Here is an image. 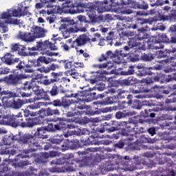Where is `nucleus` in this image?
I'll use <instances>...</instances> for the list:
<instances>
[{
    "label": "nucleus",
    "instance_id": "obj_24",
    "mask_svg": "<svg viewBox=\"0 0 176 176\" xmlns=\"http://www.w3.org/2000/svg\"><path fill=\"white\" fill-rule=\"evenodd\" d=\"M16 38L23 42H27V43L34 42V37L31 32H23L21 31L17 34Z\"/></svg>",
    "mask_w": 176,
    "mask_h": 176
},
{
    "label": "nucleus",
    "instance_id": "obj_6",
    "mask_svg": "<svg viewBox=\"0 0 176 176\" xmlns=\"http://www.w3.org/2000/svg\"><path fill=\"white\" fill-rule=\"evenodd\" d=\"M118 5H119L118 0H104V1H95L92 5V8L98 13H105V12H111L112 8Z\"/></svg>",
    "mask_w": 176,
    "mask_h": 176
},
{
    "label": "nucleus",
    "instance_id": "obj_59",
    "mask_svg": "<svg viewBox=\"0 0 176 176\" xmlns=\"http://www.w3.org/2000/svg\"><path fill=\"white\" fill-rule=\"evenodd\" d=\"M77 148H80V144H79V140H73L70 141V149H77Z\"/></svg>",
    "mask_w": 176,
    "mask_h": 176
},
{
    "label": "nucleus",
    "instance_id": "obj_53",
    "mask_svg": "<svg viewBox=\"0 0 176 176\" xmlns=\"http://www.w3.org/2000/svg\"><path fill=\"white\" fill-rule=\"evenodd\" d=\"M45 112H46L47 116H53L54 115H57L58 116H60V110L57 109H51L50 107H48L46 109Z\"/></svg>",
    "mask_w": 176,
    "mask_h": 176
},
{
    "label": "nucleus",
    "instance_id": "obj_28",
    "mask_svg": "<svg viewBox=\"0 0 176 176\" xmlns=\"http://www.w3.org/2000/svg\"><path fill=\"white\" fill-rule=\"evenodd\" d=\"M41 3H36V9H42V8H53V2L56 0H40Z\"/></svg>",
    "mask_w": 176,
    "mask_h": 176
},
{
    "label": "nucleus",
    "instance_id": "obj_47",
    "mask_svg": "<svg viewBox=\"0 0 176 176\" xmlns=\"http://www.w3.org/2000/svg\"><path fill=\"white\" fill-rule=\"evenodd\" d=\"M71 121L78 123V124H81L82 126L83 124H87V123L90 122V119H89V118L87 117H84L78 119H77L76 118H73L71 119Z\"/></svg>",
    "mask_w": 176,
    "mask_h": 176
},
{
    "label": "nucleus",
    "instance_id": "obj_27",
    "mask_svg": "<svg viewBox=\"0 0 176 176\" xmlns=\"http://www.w3.org/2000/svg\"><path fill=\"white\" fill-rule=\"evenodd\" d=\"M0 96H3L1 99L3 105H4L5 107V105L9 102V98L16 97V94L9 91H1V94H0Z\"/></svg>",
    "mask_w": 176,
    "mask_h": 176
},
{
    "label": "nucleus",
    "instance_id": "obj_46",
    "mask_svg": "<svg viewBox=\"0 0 176 176\" xmlns=\"http://www.w3.org/2000/svg\"><path fill=\"white\" fill-rule=\"evenodd\" d=\"M128 44L129 47H138L140 49V40L138 38L137 36H135L132 38H130L129 41H128Z\"/></svg>",
    "mask_w": 176,
    "mask_h": 176
},
{
    "label": "nucleus",
    "instance_id": "obj_2",
    "mask_svg": "<svg viewBox=\"0 0 176 176\" xmlns=\"http://www.w3.org/2000/svg\"><path fill=\"white\" fill-rule=\"evenodd\" d=\"M8 74H10L8 75ZM0 75H8L4 77V81L8 86H19V85L21 84V80L25 79L24 74H16V70L12 72V69L9 67L6 66L0 67Z\"/></svg>",
    "mask_w": 176,
    "mask_h": 176
},
{
    "label": "nucleus",
    "instance_id": "obj_9",
    "mask_svg": "<svg viewBox=\"0 0 176 176\" xmlns=\"http://www.w3.org/2000/svg\"><path fill=\"white\" fill-rule=\"evenodd\" d=\"M121 3L122 5H131V7L133 8V9H141L143 10L149 9V5L144 0H141L139 2L134 1H129V0H122Z\"/></svg>",
    "mask_w": 176,
    "mask_h": 176
},
{
    "label": "nucleus",
    "instance_id": "obj_32",
    "mask_svg": "<svg viewBox=\"0 0 176 176\" xmlns=\"http://www.w3.org/2000/svg\"><path fill=\"white\" fill-rule=\"evenodd\" d=\"M38 124H43V121L40 118H28V127H34Z\"/></svg>",
    "mask_w": 176,
    "mask_h": 176
},
{
    "label": "nucleus",
    "instance_id": "obj_45",
    "mask_svg": "<svg viewBox=\"0 0 176 176\" xmlns=\"http://www.w3.org/2000/svg\"><path fill=\"white\" fill-rule=\"evenodd\" d=\"M82 145H96L97 144V140L94 136H89L87 140H81Z\"/></svg>",
    "mask_w": 176,
    "mask_h": 176
},
{
    "label": "nucleus",
    "instance_id": "obj_51",
    "mask_svg": "<svg viewBox=\"0 0 176 176\" xmlns=\"http://www.w3.org/2000/svg\"><path fill=\"white\" fill-rule=\"evenodd\" d=\"M146 142L152 143V140L151 138H148L145 137V135H141L138 139L136 140V144L138 145H141V144H146Z\"/></svg>",
    "mask_w": 176,
    "mask_h": 176
},
{
    "label": "nucleus",
    "instance_id": "obj_55",
    "mask_svg": "<svg viewBox=\"0 0 176 176\" xmlns=\"http://www.w3.org/2000/svg\"><path fill=\"white\" fill-rule=\"evenodd\" d=\"M151 68L143 67L141 71L139 72L138 75L139 76H146L147 75H153V73L150 70Z\"/></svg>",
    "mask_w": 176,
    "mask_h": 176
},
{
    "label": "nucleus",
    "instance_id": "obj_33",
    "mask_svg": "<svg viewBox=\"0 0 176 176\" xmlns=\"http://www.w3.org/2000/svg\"><path fill=\"white\" fill-rule=\"evenodd\" d=\"M159 43H156L153 41V37H152L151 41V40L148 39L147 41V46L146 49L148 50H157L159 49H163L164 47L163 45H156Z\"/></svg>",
    "mask_w": 176,
    "mask_h": 176
},
{
    "label": "nucleus",
    "instance_id": "obj_19",
    "mask_svg": "<svg viewBox=\"0 0 176 176\" xmlns=\"http://www.w3.org/2000/svg\"><path fill=\"white\" fill-rule=\"evenodd\" d=\"M67 28L70 30V32L73 34H75L76 32H78V31H81L82 32H86L87 30L86 28H79V24L78 22H75L74 20H72L69 22H67V24H66Z\"/></svg>",
    "mask_w": 176,
    "mask_h": 176
},
{
    "label": "nucleus",
    "instance_id": "obj_39",
    "mask_svg": "<svg viewBox=\"0 0 176 176\" xmlns=\"http://www.w3.org/2000/svg\"><path fill=\"white\" fill-rule=\"evenodd\" d=\"M135 68H137L138 69H142L141 66H129L127 71L122 72V75H124V76H127L129 75H134V74H135Z\"/></svg>",
    "mask_w": 176,
    "mask_h": 176
},
{
    "label": "nucleus",
    "instance_id": "obj_42",
    "mask_svg": "<svg viewBox=\"0 0 176 176\" xmlns=\"http://www.w3.org/2000/svg\"><path fill=\"white\" fill-rule=\"evenodd\" d=\"M136 38H138L139 41H143V39H149V34H147L145 29L142 28L138 30V34Z\"/></svg>",
    "mask_w": 176,
    "mask_h": 176
},
{
    "label": "nucleus",
    "instance_id": "obj_4",
    "mask_svg": "<svg viewBox=\"0 0 176 176\" xmlns=\"http://www.w3.org/2000/svg\"><path fill=\"white\" fill-rule=\"evenodd\" d=\"M28 118L24 117L21 113L15 116H3L0 120V124L12 126V127H28Z\"/></svg>",
    "mask_w": 176,
    "mask_h": 176
},
{
    "label": "nucleus",
    "instance_id": "obj_50",
    "mask_svg": "<svg viewBox=\"0 0 176 176\" xmlns=\"http://www.w3.org/2000/svg\"><path fill=\"white\" fill-rule=\"evenodd\" d=\"M43 78H45V80H43L41 82V85H43V86H49L52 85V83H56V82H57V78H49V76H43Z\"/></svg>",
    "mask_w": 176,
    "mask_h": 176
},
{
    "label": "nucleus",
    "instance_id": "obj_60",
    "mask_svg": "<svg viewBox=\"0 0 176 176\" xmlns=\"http://www.w3.org/2000/svg\"><path fill=\"white\" fill-rule=\"evenodd\" d=\"M127 94H129V91L127 90L119 89L118 91V97L121 99L126 98L128 96Z\"/></svg>",
    "mask_w": 176,
    "mask_h": 176
},
{
    "label": "nucleus",
    "instance_id": "obj_63",
    "mask_svg": "<svg viewBox=\"0 0 176 176\" xmlns=\"http://www.w3.org/2000/svg\"><path fill=\"white\" fill-rule=\"evenodd\" d=\"M27 48L24 45H20L19 50H18L21 56H28V52H26Z\"/></svg>",
    "mask_w": 176,
    "mask_h": 176
},
{
    "label": "nucleus",
    "instance_id": "obj_23",
    "mask_svg": "<svg viewBox=\"0 0 176 176\" xmlns=\"http://www.w3.org/2000/svg\"><path fill=\"white\" fill-rule=\"evenodd\" d=\"M14 55L10 53H6L3 57L1 58V60L3 64L6 65H13L14 63H19V59H13Z\"/></svg>",
    "mask_w": 176,
    "mask_h": 176
},
{
    "label": "nucleus",
    "instance_id": "obj_58",
    "mask_svg": "<svg viewBox=\"0 0 176 176\" xmlns=\"http://www.w3.org/2000/svg\"><path fill=\"white\" fill-rule=\"evenodd\" d=\"M47 131L54 133V131H57V125L54 124L52 122L48 123L47 126H45Z\"/></svg>",
    "mask_w": 176,
    "mask_h": 176
},
{
    "label": "nucleus",
    "instance_id": "obj_38",
    "mask_svg": "<svg viewBox=\"0 0 176 176\" xmlns=\"http://www.w3.org/2000/svg\"><path fill=\"white\" fill-rule=\"evenodd\" d=\"M87 16H88L89 19V24L91 23H97L98 21V17H97L96 11L94 10H89L87 12Z\"/></svg>",
    "mask_w": 176,
    "mask_h": 176
},
{
    "label": "nucleus",
    "instance_id": "obj_11",
    "mask_svg": "<svg viewBox=\"0 0 176 176\" xmlns=\"http://www.w3.org/2000/svg\"><path fill=\"white\" fill-rule=\"evenodd\" d=\"M120 51V52L116 51V53L112 52V51H107L106 56L107 58H111L114 60L115 63L117 64H120L123 60V57H127V54H124Z\"/></svg>",
    "mask_w": 176,
    "mask_h": 176
},
{
    "label": "nucleus",
    "instance_id": "obj_37",
    "mask_svg": "<svg viewBox=\"0 0 176 176\" xmlns=\"http://www.w3.org/2000/svg\"><path fill=\"white\" fill-rule=\"evenodd\" d=\"M85 100H80L78 101H76L74 100L73 107H74L72 111H76V109H86V106L85 105Z\"/></svg>",
    "mask_w": 176,
    "mask_h": 176
},
{
    "label": "nucleus",
    "instance_id": "obj_62",
    "mask_svg": "<svg viewBox=\"0 0 176 176\" xmlns=\"http://www.w3.org/2000/svg\"><path fill=\"white\" fill-rule=\"evenodd\" d=\"M82 68H85V63L83 62H74L73 63V69H81Z\"/></svg>",
    "mask_w": 176,
    "mask_h": 176
},
{
    "label": "nucleus",
    "instance_id": "obj_64",
    "mask_svg": "<svg viewBox=\"0 0 176 176\" xmlns=\"http://www.w3.org/2000/svg\"><path fill=\"white\" fill-rule=\"evenodd\" d=\"M61 100L56 99L52 102H48V105H53V107H58V108L61 107Z\"/></svg>",
    "mask_w": 176,
    "mask_h": 176
},
{
    "label": "nucleus",
    "instance_id": "obj_17",
    "mask_svg": "<svg viewBox=\"0 0 176 176\" xmlns=\"http://www.w3.org/2000/svg\"><path fill=\"white\" fill-rule=\"evenodd\" d=\"M38 89H41V87L36 84L35 78H32L30 81H25L21 87V89L24 90V91H30V90H32V91L35 92Z\"/></svg>",
    "mask_w": 176,
    "mask_h": 176
},
{
    "label": "nucleus",
    "instance_id": "obj_31",
    "mask_svg": "<svg viewBox=\"0 0 176 176\" xmlns=\"http://www.w3.org/2000/svg\"><path fill=\"white\" fill-rule=\"evenodd\" d=\"M120 83L121 86H133V85H135V83H137V78L134 76H130L127 78L121 80Z\"/></svg>",
    "mask_w": 176,
    "mask_h": 176
},
{
    "label": "nucleus",
    "instance_id": "obj_18",
    "mask_svg": "<svg viewBox=\"0 0 176 176\" xmlns=\"http://www.w3.org/2000/svg\"><path fill=\"white\" fill-rule=\"evenodd\" d=\"M46 131H47V130L46 129V126H41L37 128V130L34 133L35 135L36 136L32 135H33V137L36 138L40 146H41V148L38 149V151H41V149H43V147L41 145V143L39 142V138H41L42 140H46V138H47V135H46Z\"/></svg>",
    "mask_w": 176,
    "mask_h": 176
},
{
    "label": "nucleus",
    "instance_id": "obj_34",
    "mask_svg": "<svg viewBox=\"0 0 176 176\" xmlns=\"http://www.w3.org/2000/svg\"><path fill=\"white\" fill-rule=\"evenodd\" d=\"M176 48H173L172 50L166 49L164 51L160 50L158 51V58H166V57H168L171 53H175Z\"/></svg>",
    "mask_w": 176,
    "mask_h": 176
},
{
    "label": "nucleus",
    "instance_id": "obj_14",
    "mask_svg": "<svg viewBox=\"0 0 176 176\" xmlns=\"http://www.w3.org/2000/svg\"><path fill=\"white\" fill-rule=\"evenodd\" d=\"M104 128L108 133H113V131L122 130V122L111 121L110 122H105Z\"/></svg>",
    "mask_w": 176,
    "mask_h": 176
},
{
    "label": "nucleus",
    "instance_id": "obj_16",
    "mask_svg": "<svg viewBox=\"0 0 176 176\" xmlns=\"http://www.w3.org/2000/svg\"><path fill=\"white\" fill-rule=\"evenodd\" d=\"M69 160L65 159V157H62L57 160H52L50 162V164L53 166V164L55 165V166L52 167L50 168V171L52 173H60L61 171V169L58 168L57 166H61V164H67Z\"/></svg>",
    "mask_w": 176,
    "mask_h": 176
},
{
    "label": "nucleus",
    "instance_id": "obj_44",
    "mask_svg": "<svg viewBox=\"0 0 176 176\" xmlns=\"http://www.w3.org/2000/svg\"><path fill=\"white\" fill-rule=\"evenodd\" d=\"M120 134L121 135H122V137H127V138H126L127 141H134V140H135V138H137V135H134L132 134L129 135V132H127L126 129H122L120 131Z\"/></svg>",
    "mask_w": 176,
    "mask_h": 176
},
{
    "label": "nucleus",
    "instance_id": "obj_8",
    "mask_svg": "<svg viewBox=\"0 0 176 176\" xmlns=\"http://www.w3.org/2000/svg\"><path fill=\"white\" fill-rule=\"evenodd\" d=\"M67 43H71V47L74 48L78 52L79 47H83L87 43H90V38L87 36V34H82L77 36L74 41H72V38L68 39Z\"/></svg>",
    "mask_w": 176,
    "mask_h": 176
},
{
    "label": "nucleus",
    "instance_id": "obj_3",
    "mask_svg": "<svg viewBox=\"0 0 176 176\" xmlns=\"http://www.w3.org/2000/svg\"><path fill=\"white\" fill-rule=\"evenodd\" d=\"M58 48L56 46V42L52 43L48 40H45L42 41L36 42V45L32 47H28V50L32 52H41V54H46V56H50V57H53L54 56H58V54H56L54 52H50L58 50Z\"/></svg>",
    "mask_w": 176,
    "mask_h": 176
},
{
    "label": "nucleus",
    "instance_id": "obj_57",
    "mask_svg": "<svg viewBox=\"0 0 176 176\" xmlns=\"http://www.w3.org/2000/svg\"><path fill=\"white\" fill-rule=\"evenodd\" d=\"M28 164H30V162L28 160H21L17 163H13L12 166L16 168L17 167H24V166H28Z\"/></svg>",
    "mask_w": 176,
    "mask_h": 176
},
{
    "label": "nucleus",
    "instance_id": "obj_52",
    "mask_svg": "<svg viewBox=\"0 0 176 176\" xmlns=\"http://www.w3.org/2000/svg\"><path fill=\"white\" fill-rule=\"evenodd\" d=\"M118 98L116 96H107L106 98H104V101L103 102L104 105H112V104L116 102Z\"/></svg>",
    "mask_w": 176,
    "mask_h": 176
},
{
    "label": "nucleus",
    "instance_id": "obj_54",
    "mask_svg": "<svg viewBox=\"0 0 176 176\" xmlns=\"http://www.w3.org/2000/svg\"><path fill=\"white\" fill-rule=\"evenodd\" d=\"M61 107L63 108H69V107H74V99L68 100L64 99L61 101Z\"/></svg>",
    "mask_w": 176,
    "mask_h": 176
},
{
    "label": "nucleus",
    "instance_id": "obj_29",
    "mask_svg": "<svg viewBox=\"0 0 176 176\" xmlns=\"http://www.w3.org/2000/svg\"><path fill=\"white\" fill-rule=\"evenodd\" d=\"M153 41L155 43H170V38L166 35V34H158L156 36H153Z\"/></svg>",
    "mask_w": 176,
    "mask_h": 176
},
{
    "label": "nucleus",
    "instance_id": "obj_49",
    "mask_svg": "<svg viewBox=\"0 0 176 176\" xmlns=\"http://www.w3.org/2000/svg\"><path fill=\"white\" fill-rule=\"evenodd\" d=\"M48 94H50L51 97H56L58 94H60L58 87L56 84H54L51 89L48 90Z\"/></svg>",
    "mask_w": 176,
    "mask_h": 176
},
{
    "label": "nucleus",
    "instance_id": "obj_43",
    "mask_svg": "<svg viewBox=\"0 0 176 176\" xmlns=\"http://www.w3.org/2000/svg\"><path fill=\"white\" fill-rule=\"evenodd\" d=\"M166 173H162V172H156L155 173L152 174H148V175L151 176H175V172H174V170H166Z\"/></svg>",
    "mask_w": 176,
    "mask_h": 176
},
{
    "label": "nucleus",
    "instance_id": "obj_15",
    "mask_svg": "<svg viewBox=\"0 0 176 176\" xmlns=\"http://www.w3.org/2000/svg\"><path fill=\"white\" fill-rule=\"evenodd\" d=\"M51 122H59L56 124V129L59 131H65L67 129H74L75 127L72 124H67V123L64 122V118L60 117L52 118Z\"/></svg>",
    "mask_w": 176,
    "mask_h": 176
},
{
    "label": "nucleus",
    "instance_id": "obj_40",
    "mask_svg": "<svg viewBox=\"0 0 176 176\" xmlns=\"http://www.w3.org/2000/svg\"><path fill=\"white\" fill-rule=\"evenodd\" d=\"M60 63L62 64L65 69H67V71H71V69H73L74 68L72 60H69V59L60 60Z\"/></svg>",
    "mask_w": 176,
    "mask_h": 176
},
{
    "label": "nucleus",
    "instance_id": "obj_21",
    "mask_svg": "<svg viewBox=\"0 0 176 176\" xmlns=\"http://www.w3.org/2000/svg\"><path fill=\"white\" fill-rule=\"evenodd\" d=\"M35 94L37 96V100H44V101H50V96H49V90L45 91L43 88H37L34 91Z\"/></svg>",
    "mask_w": 176,
    "mask_h": 176
},
{
    "label": "nucleus",
    "instance_id": "obj_5",
    "mask_svg": "<svg viewBox=\"0 0 176 176\" xmlns=\"http://www.w3.org/2000/svg\"><path fill=\"white\" fill-rule=\"evenodd\" d=\"M120 164L123 166V170L126 171H134L135 170H137V168H142V166H145L146 162H145V160L142 159L141 157H137V160L133 164L130 157L125 156L121 159Z\"/></svg>",
    "mask_w": 176,
    "mask_h": 176
},
{
    "label": "nucleus",
    "instance_id": "obj_25",
    "mask_svg": "<svg viewBox=\"0 0 176 176\" xmlns=\"http://www.w3.org/2000/svg\"><path fill=\"white\" fill-rule=\"evenodd\" d=\"M52 61H53L52 58L44 56H41L34 62V67H42L43 64L47 65V64L52 63Z\"/></svg>",
    "mask_w": 176,
    "mask_h": 176
},
{
    "label": "nucleus",
    "instance_id": "obj_41",
    "mask_svg": "<svg viewBox=\"0 0 176 176\" xmlns=\"http://www.w3.org/2000/svg\"><path fill=\"white\" fill-rule=\"evenodd\" d=\"M133 112L125 111L124 112H116L115 116L116 119H123V118H129V116H133Z\"/></svg>",
    "mask_w": 176,
    "mask_h": 176
},
{
    "label": "nucleus",
    "instance_id": "obj_61",
    "mask_svg": "<svg viewBox=\"0 0 176 176\" xmlns=\"http://www.w3.org/2000/svg\"><path fill=\"white\" fill-rule=\"evenodd\" d=\"M160 80V77L157 74L155 75L153 77H150L146 79V83H155V82H159Z\"/></svg>",
    "mask_w": 176,
    "mask_h": 176
},
{
    "label": "nucleus",
    "instance_id": "obj_56",
    "mask_svg": "<svg viewBox=\"0 0 176 176\" xmlns=\"http://www.w3.org/2000/svg\"><path fill=\"white\" fill-rule=\"evenodd\" d=\"M66 74L67 75H69L70 76H72V78H73V79H79V73H78V72H76V70H75L74 69L67 70L66 72Z\"/></svg>",
    "mask_w": 176,
    "mask_h": 176
},
{
    "label": "nucleus",
    "instance_id": "obj_13",
    "mask_svg": "<svg viewBox=\"0 0 176 176\" xmlns=\"http://www.w3.org/2000/svg\"><path fill=\"white\" fill-rule=\"evenodd\" d=\"M31 34L33 37V42H34L35 39L45 38V36H46V34H47V30L41 28L40 26H35L32 28Z\"/></svg>",
    "mask_w": 176,
    "mask_h": 176
},
{
    "label": "nucleus",
    "instance_id": "obj_48",
    "mask_svg": "<svg viewBox=\"0 0 176 176\" xmlns=\"http://www.w3.org/2000/svg\"><path fill=\"white\" fill-rule=\"evenodd\" d=\"M139 145L137 141L134 142H129L127 146L125 148L127 152H133V151H138Z\"/></svg>",
    "mask_w": 176,
    "mask_h": 176
},
{
    "label": "nucleus",
    "instance_id": "obj_10",
    "mask_svg": "<svg viewBox=\"0 0 176 176\" xmlns=\"http://www.w3.org/2000/svg\"><path fill=\"white\" fill-rule=\"evenodd\" d=\"M52 142V144H55V149H57L58 151H63V152H65V151L71 149V142L69 140H66L63 142V140L53 139Z\"/></svg>",
    "mask_w": 176,
    "mask_h": 176
},
{
    "label": "nucleus",
    "instance_id": "obj_20",
    "mask_svg": "<svg viewBox=\"0 0 176 176\" xmlns=\"http://www.w3.org/2000/svg\"><path fill=\"white\" fill-rule=\"evenodd\" d=\"M25 102L21 99H12L9 100L8 102L4 106L7 108H13L14 109H20Z\"/></svg>",
    "mask_w": 176,
    "mask_h": 176
},
{
    "label": "nucleus",
    "instance_id": "obj_7",
    "mask_svg": "<svg viewBox=\"0 0 176 176\" xmlns=\"http://www.w3.org/2000/svg\"><path fill=\"white\" fill-rule=\"evenodd\" d=\"M59 2H63L61 10L64 13H69L70 14H76L79 10V8H83L85 4L80 3H74L73 0H58Z\"/></svg>",
    "mask_w": 176,
    "mask_h": 176
},
{
    "label": "nucleus",
    "instance_id": "obj_36",
    "mask_svg": "<svg viewBox=\"0 0 176 176\" xmlns=\"http://www.w3.org/2000/svg\"><path fill=\"white\" fill-rule=\"evenodd\" d=\"M59 30L60 31H61L62 35L65 38V39H67V38H69V36H71V34H73L69 28H67V24L61 25L59 28Z\"/></svg>",
    "mask_w": 176,
    "mask_h": 176
},
{
    "label": "nucleus",
    "instance_id": "obj_1",
    "mask_svg": "<svg viewBox=\"0 0 176 176\" xmlns=\"http://www.w3.org/2000/svg\"><path fill=\"white\" fill-rule=\"evenodd\" d=\"M14 141H16L15 148L19 151H22V153L25 155L23 156L21 154H18L14 158L15 162H19V160L23 159V157H28L29 153L32 152H36L42 148L39 145V142L36 138L30 133H25L24 135H15L13 136H5L3 138V142L4 145L10 146Z\"/></svg>",
    "mask_w": 176,
    "mask_h": 176
},
{
    "label": "nucleus",
    "instance_id": "obj_12",
    "mask_svg": "<svg viewBox=\"0 0 176 176\" xmlns=\"http://www.w3.org/2000/svg\"><path fill=\"white\" fill-rule=\"evenodd\" d=\"M12 15V17H23L24 16H31V13L28 12V7L19 6L17 9H14L12 11H10Z\"/></svg>",
    "mask_w": 176,
    "mask_h": 176
},
{
    "label": "nucleus",
    "instance_id": "obj_30",
    "mask_svg": "<svg viewBox=\"0 0 176 176\" xmlns=\"http://www.w3.org/2000/svg\"><path fill=\"white\" fill-rule=\"evenodd\" d=\"M125 129L127 133H132L135 130V124L127 121H122L121 130Z\"/></svg>",
    "mask_w": 176,
    "mask_h": 176
},
{
    "label": "nucleus",
    "instance_id": "obj_35",
    "mask_svg": "<svg viewBox=\"0 0 176 176\" xmlns=\"http://www.w3.org/2000/svg\"><path fill=\"white\" fill-rule=\"evenodd\" d=\"M162 20L164 21H175L176 20V10H173L170 11L168 15H162Z\"/></svg>",
    "mask_w": 176,
    "mask_h": 176
},
{
    "label": "nucleus",
    "instance_id": "obj_26",
    "mask_svg": "<svg viewBox=\"0 0 176 176\" xmlns=\"http://www.w3.org/2000/svg\"><path fill=\"white\" fill-rule=\"evenodd\" d=\"M164 109L163 106H157L152 109H144V111L140 112V116H142V118H149V113H151V112H159L160 111H164Z\"/></svg>",
    "mask_w": 176,
    "mask_h": 176
},
{
    "label": "nucleus",
    "instance_id": "obj_22",
    "mask_svg": "<svg viewBox=\"0 0 176 176\" xmlns=\"http://www.w3.org/2000/svg\"><path fill=\"white\" fill-rule=\"evenodd\" d=\"M0 176H20V173L9 170L8 165L3 164L0 165Z\"/></svg>",
    "mask_w": 176,
    "mask_h": 176
}]
</instances>
